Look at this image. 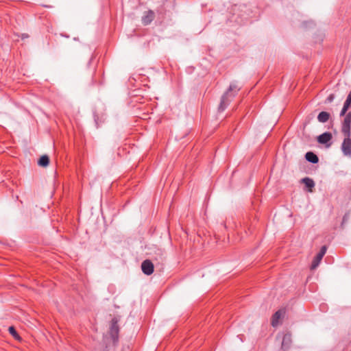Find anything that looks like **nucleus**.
I'll use <instances>...</instances> for the list:
<instances>
[{
  "label": "nucleus",
  "mask_w": 351,
  "mask_h": 351,
  "mask_svg": "<svg viewBox=\"0 0 351 351\" xmlns=\"http://www.w3.org/2000/svg\"><path fill=\"white\" fill-rule=\"evenodd\" d=\"M155 19V13L153 10H149L144 12L142 16V23L144 25H149Z\"/></svg>",
  "instance_id": "5"
},
{
  "label": "nucleus",
  "mask_w": 351,
  "mask_h": 351,
  "mask_svg": "<svg viewBox=\"0 0 351 351\" xmlns=\"http://www.w3.org/2000/svg\"><path fill=\"white\" fill-rule=\"evenodd\" d=\"M291 343V335L285 334L282 338V348L284 350H287L289 348Z\"/></svg>",
  "instance_id": "10"
},
{
  "label": "nucleus",
  "mask_w": 351,
  "mask_h": 351,
  "mask_svg": "<svg viewBox=\"0 0 351 351\" xmlns=\"http://www.w3.org/2000/svg\"><path fill=\"white\" fill-rule=\"evenodd\" d=\"M8 331L10 333V335H12L14 337V339H20V337L14 326H10L8 328Z\"/></svg>",
  "instance_id": "16"
},
{
  "label": "nucleus",
  "mask_w": 351,
  "mask_h": 351,
  "mask_svg": "<svg viewBox=\"0 0 351 351\" xmlns=\"http://www.w3.org/2000/svg\"><path fill=\"white\" fill-rule=\"evenodd\" d=\"M285 313L284 310L280 309L273 315L271 322L272 326L276 327L278 325L279 320L284 316Z\"/></svg>",
  "instance_id": "8"
},
{
  "label": "nucleus",
  "mask_w": 351,
  "mask_h": 351,
  "mask_svg": "<svg viewBox=\"0 0 351 351\" xmlns=\"http://www.w3.org/2000/svg\"><path fill=\"white\" fill-rule=\"evenodd\" d=\"M49 163V158L47 155H44L40 158L38 161V165L41 167H46Z\"/></svg>",
  "instance_id": "14"
},
{
  "label": "nucleus",
  "mask_w": 351,
  "mask_h": 351,
  "mask_svg": "<svg viewBox=\"0 0 351 351\" xmlns=\"http://www.w3.org/2000/svg\"><path fill=\"white\" fill-rule=\"evenodd\" d=\"M330 118V114L327 112L322 111L319 112V114L317 116V120L320 123H326L329 120Z\"/></svg>",
  "instance_id": "13"
},
{
  "label": "nucleus",
  "mask_w": 351,
  "mask_h": 351,
  "mask_svg": "<svg viewBox=\"0 0 351 351\" xmlns=\"http://www.w3.org/2000/svg\"><path fill=\"white\" fill-rule=\"evenodd\" d=\"M334 99H335V95L330 94L326 99V101L328 103H331L334 100Z\"/></svg>",
  "instance_id": "18"
},
{
  "label": "nucleus",
  "mask_w": 351,
  "mask_h": 351,
  "mask_svg": "<svg viewBox=\"0 0 351 351\" xmlns=\"http://www.w3.org/2000/svg\"><path fill=\"white\" fill-rule=\"evenodd\" d=\"M351 106V104L350 103H348V101H345L344 102V104H343V108L340 112V116H346V114L348 113L347 111L348 110V108H350V106Z\"/></svg>",
  "instance_id": "15"
},
{
  "label": "nucleus",
  "mask_w": 351,
  "mask_h": 351,
  "mask_svg": "<svg viewBox=\"0 0 351 351\" xmlns=\"http://www.w3.org/2000/svg\"><path fill=\"white\" fill-rule=\"evenodd\" d=\"M346 101H348V103H350L351 104V91L350 92V93L348 94V97H347V99L346 100Z\"/></svg>",
  "instance_id": "19"
},
{
  "label": "nucleus",
  "mask_w": 351,
  "mask_h": 351,
  "mask_svg": "<svg viewBox=\"0 0 351 351\" xmlns=\"http://www.w3.org/2000/svg\"><path fill=\"white\" fill-rule=\"evenodd\" d=\"M239 90L240 88L236 84L233 83L230 85L228 90L221 97V102L219 106V111L222 112L227 108Z\"/></svg>",
  "instance_id": "1"
},
{
  "label": "nucleus",
  "mask_w": 351,
  "mask_h": 351,
  "mask_svg": "<svg viewBox=\"0 0 351 351\" xmlns=\"http://www.w3.org/2000/svg\"><path fill=\"white\" fill-rule=\"evenodd\" d=\"M341 132L343 134H351V112H348L344 117L341 125Z\"/></svg>",
  "instance_id": "3"
},
{
  "label": "nucleus",
  "mask_w": 351,
  "mask_h": 351,
  "mask_svg": "<svg viewBox=\"0 0 351 351\" xmlns=\"http://www.w3.org/2000/svg\"><path fill=\"white\" fill-rule=\"evenodd\" d=\"M306 160L311 163H317L319 161V158L316 154L311 152H308L305 155Z\"/></svg>",
  "instance_id": "12"
},
{
  "label": "nucleus",
  "mask_w": 351,
  "mask_h": 351,
  "mask_svg": "<svg viewBox=\"0 0 351 351\" xmlns=\"http://www.w3.org/2000/svg\"><path fill=\"white\" fill-rule=\"evenodd\" d=\"M332 136L330 132H324L317 137V141L320 144H327L331 141Z\"/></svg>",
  "instance_id": "9"
},
{
  "label": "nucleus",
  "mask_w": 351,
  "mask_h": 351,
  "mask_svg": "<svg viewBox=\"0 0 351 351\" xmlns=\"http://www.w3.org/2000/svg\"><path fill=\"white\" fill-rule=\"evenodd\" d=\"M345 138L341 145V150L345 156H351V134H343Z\"/></svg>",
  "instance_id": "2"
},
{
  "label": "nucleus",
  "mask_w": 351,
  "mask_h": 351,
  "mask_svg": "<svg viewBox=\"0 0 351 351\" xmlns=\"http://www.w3.org/2000/svg\"><path fill=\"white\" fill-rule=\"evenodd\" d=\"M326 250L327 247L326 245H324L321 247L319 252L316 255V256L312 261V264L311 266V269H315V268L317 267L324 256L325 255Z\"/></svg>",
  "instance_id": "4"
},
{
  "label": "nucleus",
  "mask_w": 351,
  "mask_h": 351,
  "mask_svg": "<svg viewBox=\"0 0 351 351\" xmlns=\"http://www.w3.org/2000/svg\"><path fill=\"white\" fill-rule=\"evenodd\" d=\"M45 7L47 8H51V6H49V5H45Z\"/></svg>",
  "instance_id": "20"
},
{
  "label": "nucleus",
  "mask_w": 351,
  "mask_h": 351,
  "mask_svg": "<svg viewBox=\"0 0 351 351\" xmlns=\"http://www.w3.org/2000/svg\"><path fill=\"white\" fill-rule=\"evenodd\" d=\"M110 333L111 337L113 339V341L115 342L118 339V333H119V326L117 324V321L113 319L111 322V325L110 328Z\"/></svg>",
  "instance_id": "7"
},
{
  "label": "nucleus",
  "mask_w": 351,
  "mask_h": 351,
  "mask_svg": "<svg viewBox=\"0 0 351 351\" xmlns=\"http://www.w3.org/2000/svg\"><path fill=\"white\" fill-rule=\"evenodd\" d=\"M350 219V215L349 213H346L344 216L343 217V220L341 223V226H343V225L348 222V221Z\"/></svg>",
  "instance_id": "17"
},
{
  "label": "nucleus",
  "mask_w": 351,
  "mask_h": 351,
  "mask_svg": "<svg viewBox=\"0 0 351 351\" xmlns=\"http://www.w3.org/2000/svg\"><path fill=\"white\" fill-rule=\"evenodd\" d=\"M141 269L145 274L149 276L154 272V265L151 261L145 260L141 264Z\"/></svg>",
  "instance_id": "6"
},
{
  "label": "nucleus",
  "mask_w": 351,
  "mask_h": 351,
  "mask_svg": "<svg viewBox=\"0 0 351 351\" xmlns=\"http://www.w3.org/2000/svg\"><path fill=\"white\" fill-rule=\"evenodd\" d=\"M301 181L308 189L309 192H313V188L315 186V182L313 179L306 177L302 179Z\"/></svg>",
  "instance_id": "11"
}]
</instances>
